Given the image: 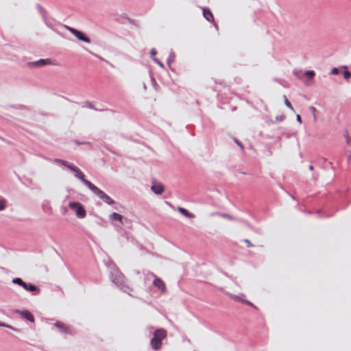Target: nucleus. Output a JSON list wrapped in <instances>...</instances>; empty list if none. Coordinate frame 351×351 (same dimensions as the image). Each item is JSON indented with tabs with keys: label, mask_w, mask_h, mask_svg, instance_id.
Masks as SVG:
<instances>
[{
	"label": "nucleus",
	"mask_w": 351,
	"mask_h": 351,
	"mask_svg": "<svg viewBox=\"0 0 351 351\" xmlns=\"http://www.w3.org/2000/svg\"><path fill=\"white\" fill-rule=\"evenodd\" d=\"M54 161L56 162H58V163H60L66 167H68L69 169V167H71L72 165L69 164L68 162H66V161L64 160H60V159H55Z\"/></svg>",
	"instance_id": "obj_16"
},
{
	"label": "nucleus",
	"mask_w": 351,
	"mask_h": 351,
	"mask_svg": "<svg viewBox=\"0 0 351 351\" xmlns=\"http://www.w3.org/2000/svg\"><path fill=\"white\" fill-rule=\"evenodd\" d=\"M296 119H297V121H298L300 123H302V119H301V117H300V116L299 114H298V115H297Z\"/></svg>",
	"instance_id": "obj_29"
},
{
	"label": "nucleus",
	"mask_w": 351,
	"mask_h": 351,
	"mask_svg": "<svg viewBox=\"0 0 351 351\" xmlns=\"http://www.w3.org/2000/svg\"><path fill=\"white\" fill-rule=\"evenodd\" d=\"M106 195L104 192H103L101 190L99 189V191L96 193V195H97L100 199H103V197Z\"/></svg>",
	"instance_id": "obj_20"
},
{
	"label": "nucleus",
	"mask_w": 351,
	"mask_h": 351,
	"mask_svg": "<svg viewBox=\"0 0 351 351\" xmlns=\"http://www.w3.org/2000/svg\"><path fill=\"white\" fill-rule=\"evenodd\" d=\"M84 184L95 195L99 191V189L97 186L92 184L88 180L87 182H84Z\"/></svg>",
	"instance_id": "obj_7"
},
{
	"label": "nucleus",
	"mask_w": 351,
	"mask_h": 351,
	"mask_svg": "<svg viewBox=\"0 0 351 351\" xmlns=\"http://www.w3.org/2000/svg\"><path fill=\"white\" fill-rule=\"evenodd\" d=\"M343 77L346 80H348L351 77V73L348 71H345L343 72Z\"/></svg>",
	"instance_id": "obj_22"
},
{
	"label": "nucleus",
	"mask_w": 351,
	"mask_h": 351,
	"mask_svg": "<svg viewBox=\"0 0 351 351\" xmlns=\"http://www.w3.org/2000/svg\"><path fill=\"white\" fill-rule=\"evenodd\" d=\"M70 208L75 211L77 217L83 218L86 215V210L83 206L78 202H71L69 204Z\"/></svg>",
	"instance_id": "obj_2"
},
{
	"label": "nucleus",
	"mask_w": 351,
	"mask_h": 351,
	"mask_svg": "<svg viewBox=\"0 0 351 351\" xmlns=\"http://www.w3.org/2000/svg\"><path fill=\"white\" fill-rule=\"evenodd\" d=\"M156 50H155L154 49H152L151 50V54H152V56H155V55H156Z\"/></svg>",
	"instance_id": "obj_30"
},
{
	"label": "nucleus",
	"mask_w": 351,
	"mask_h": 351,
	"mask_svg": "<svg viewBox=\"0 0 351 351\" xmlns=\"http://www.w3.org/2000/svg\"><path fill=\"white\" fill-rule=\"evenodd\" d=\"M241 296L244 297V295L243 294H242L241 295H232V298L235 301L241 302L247 304L248 305L253 306L252 303H251L250 301L243 300L241 298Z\"/></svg>",
	"instance_id": "obj_11"
},
{
	"label": "nucleus",
	"mask_w": 351,
	"mask_h": 351,
	"mask_svg": "<svg viewBox=\"0 0 351 351\" xmlns=\"http://www.w3.org/2000/svg\"><path fill=\"white\" fill-rule=\"evenodd\" d=\"M309 109L313 115L314 121H316V120H317L316 115H315V112L317 111L316 108L314 106H311L309 108Z\"/></svg>",
	"instance_id": "obj_18"
},
{
	"label": "nucleus",
	"mask_w": 351,
	"mask_h": 351,
	"mask_svg": "<svg viewBox=\"0 0 351 351\" xmlns=\"http://www.w3.org/2000/svg\"><path fill=\"white\" fill-rule=\"evenodd\" d=\"M339 73V71H338V69L337 68H333L332 70H331V73L332 74H337Z\"/></svg>",
	"instance_id": "obj_27"
},
{
	"label": "nucleus",
	"mask_w": 351,
	"mask_h": 351,
	"mask_svg": "<svg viewBox=\"0 0 351 351\" xmlns=\"http://www.w3.org/2000/svg\"><path fill=\"white\" fill-rule=\"evenodd\" d=\"M167 336V332L163 329H158L155 331L154 335L151 340L152 347L154 350H158L161 346V341Z\"/></svg>",
	"instance_id": "obj_1"
},
{
	"label": "nucleus",
	"mask_w": 351,
	"mask_h": 351,
	"mask_svg": "<svg viewBox=\"0 0 351 351\" xmlns=\"http://www.w3.org/2000/svg\"><path fill=\"white\" fill-rule=\"evenodd\" d=\"M12 283L17 284L20 286H22L24 289L27 290V285L20 278H16L12 280Z\"/></svg>",
	"instance_id": "obj_12"
},
{
	"label": "nucleus",
	"mask_w": 351,
	"mask_h": 351,
	"mask_svg": "<svg viewBox=\"0 0 351 351\" xmlns=\"http://www.w3.org/2000/svg\"><path fill=\"white\" fill-rule=\"evenodd\" d=\"M69 169L73 171L75 173V176L79 178L84 184V182H87L88 180L85 179L83 173L80 171V169L73 165L69 167Z\"/></svg>",
	"instance_id": "obj_5"
},
{
	"label": "nucleus",
	"mask_w": 351,
	"mask_h": 351,
	"mask_svg": "<svg viewBox=\"0 0 351 351\" xmlns=\"http://www.w3.org/2000/svg\"><path fill=\"white\" fill-rule=\"evenodd\" d=\"M54 326L58 328L60 331L65 332V330L62 326H60L58 322H56Z\"/></svg>",
	"instance_id": "obj_19"
},
{
	"label": "nucleus",
	"mask_w": 351,
	"mask_h": 351,
	"mask_svg": "<svg viewBox=\"0 0 351 351\" xmlns=\"http://www.w3.org/2000/svg\"><path fill=\"white\" fill-rule=\"evenodd\" d=\"M284 98V101H285V104L289 108L291 109V110H293V108L292 107V105L290 103V101L288 100L287 97L285 95L283 97Z\"/></svg>",
	"instance_id": "obj_17"
},
{
	"label": "nucleus",
	"mask_w": 351,
	"mask_h": 351,
	"mask_svg": "<svg viewBox=\"0 0 351 351\" xmlns=\"http://www.w3.org/2000/svg\"><path fill=\"white\" fill-rule=\"evenodd\" d=\"M150 275L154 277L153 285L158 287L162 292L166 291V286L163 280L155 276L153 274H150Z\"/></svg>",
	"instance_id": "obj_4"
},
{
	"label": "nucleus",
	"mask_w": 351,
	"mask_h": 351,
	"mask_svg": "<svg viewBox=\"0 0 351 351\" xmlns=\"http://www.w3.org/2000/svg\"><path fill=\"white\" fill-rule=\"evenodd\" d=\"M0 326H3V327H8V328H9V326H6V325H4V324H0Z\"/></svg>",
	"instance_id": "obj_31"
},
{
	"label": "nucleus",
	"mask_w": 351,
	"mask_h": 351,
	"mask_svg": "<svg viewBox=\"0 0 351 351\" xmlns=\"http://www.w3.org/2000/svg\"><path fill=\"white\" fill-rule=\"evenodd\" d=\"M27 290H29L31 291H34L36 290V287L32 284H30L29 285H27Z\"/></svg>",
	"instance_id": "obj_21"
},
{
	"label": "nucleus",
	"mask_w": 351,
	"mask_h": 351,
	"mask_svg": "<svg viewBox=\"0 0 351 351\" xmlns=\"http://www.w3.org/2000/svg\"><path fill=\"white\" fill-rule=\"evenodd\" d=\"M221 217H222L224 219H230V220H233L232 217L229 216L228 215H221Z\"/></svg>",
	"instance_id": "obj_26"
},
{
	"label": "nucleus",
	"mask_w": 351,
	"mask_h": 351,
	"mask_svg": "<svg viewBox=\"0 0 351 351\" xmlns=\"http://www.w3.org/2000/svg\"><path fill=\"white\" fill-rule=\"evenodd\" d=\"M202 14L204 17L208 21H213V16L212 13L204 8L202 9Z\"/></svg>",
	"instance_id": "obj_9"
},
{
	"label": "nucleus",
	"mask_w": 351,
	"mask_h": 351,
	"mask_svg": "<svg viewBox=\"0 0 351 351\" xmlns=\"http://www.w3.org/2000/svg\"><path fill=\"white\" fill-rule=\"evenodd\" d=\"M5 207V202L3 200H0V210H3Z\"/></svg>",
	"instance_id": "obj_25"
},
{
	"label": "nucleus",
	"mask_w": 351,
	"mask_h": 351,
	"mask_svg": "<svg viewBox=\"0 0 351 351\" xmlns=\"http://www.w3.org/2000/svg\"><path fill=\"white\" fill-rule=\"evenodd\" d=\"M67 29L73 34L76 38H77L79 40L83 41L86 43H90V40L89 38L84 36V33L81 31L77 30L75 29H73L72 27H68Z\"/></svg>",
	"instance_id": "obj_3"
},
{
	"label": "nucleus",
	"mask_w": 351,
	"mask_h": 351,
	"mask_svg": "<svg viewBox=\"0 0 351 351\" xmlns=\"http://www.w3.org/2000/svg\"><path fill=\"white\" fill-rule=\"evenodd\" d=\"M234 142L239 146V147L242 150L243 149V145L240 141H239L237 138H234Z\"/></svg>",
	"instance_id": "obj_24"
},
{
	"label": "nucleus",
	"mask_w": 351,
	"mask_h": 351,
	"mask_svg": "<svg viewBox=\"0 0 351 351\" xmlns=\"http://www.w3.org/2000/svg\"><path fill=\"white\" fill-rule=\"evenodd\" d=\"M178 210L184 217H188V218H193L194 217V214L191 213H189L188 212L185 208H182V207H179L178 208Z\"/></svg>",
	"instance_id": "obj_8"
},
{
	"label": "nucleus",
	"mask_w": 351,
	"mask_h": 351,
	"mask_svg": "<svg viewBox=\"0 0 351 351\" xmlns=\"http://www.w3.org/2000/svg\"><path fill=\"white\" fill-rule=\"evenodd\" d=\"M50 63L51 61L49 59H40L39 60L30 62L29 64L34 65L35 66H40L45 64H49Z\"/></svg>",
	"instance_id": "obj_6"
},
{
	"label": "nucleus",
	"mask_w": 351,
	"mask_h": 351,
	"mask_svg": "<svg viewBox=\"0 0 351 351\" xmlns=\"http://www.w3.org/2000/svg\"><path fill=\"white\" fill-rule=\"evenodd\" d=\"M151 189L155 194H160L164 191V188L161 184L153 185Z\"/></svg>",
	"instance_id": "obj_10"
},
{
	"label": "nucleus",
	"mask_w": 351,
	"mask_h": 351,
	"mask_svg": "<svg viewBox=\"0 0 351 351\" xmlns=\"http://www.w3.org/2000/svg\"><path fill=\"white\" fill-rule=\"evenodd\" d=\"M306 75L309 77H313L315 75V72L313 71H308L306 72Z\"/></svg>",
	"instance_id": "obj_23"
},
{
	"label": "nucleus",
	"mask_w": 351,
	"mask_h": 351,
	"mask_svg": "<svg viewBox=\"0 0 351 351\" xmlns=\"http://www.w3.org/2000/svg\"><path fill=\"white\" fill-rule=\"evenodd\" d=\"M245 242L247 244L248 247H253L254 245L248 239H245Z\"/></svg>",
	"instance_id": "obj_28"
},
{
	"label": "nucleus",
	"mask_w": 351,
	"mask_h": 351,
	"mask_svg": "<svg viewBox=\"0 0 351 351\" xmlns=\"http://www.w3.org/2000/svg\"><path fill=\"white\" fill-rule=\"evenodd\" d=\"M21 314L23 315L30 322L33 323L34 322L33 315L28 311H21Z\"/></svg>",
	"instance_id": "obj_13"
},
{
	"label": "nucleus",
	"mask_w": 351,
	"mask_h": 351,
	"mask_svg": "<svg viewBox=\"0 0 351 351\" xmlns=\"http://www.w3.org/2000/svg\"><path fill=\"white\" fill-rule=\"evenodd\" d=\"M309 169H310V170H313V166H311H311H309Z\"/></svg>",
	"instance_id": "obj_32"
},
{
	"label": "nucleus",
	"mask_w": 351,
	"mask_h": 351,
	"mask_svg": "<svg viewBox=\"0 0 351 351\" xmlns=\"http://www.w3.org/2000/svg\"><path fill=\"white\" fill-rule=\"evenodd\" d=\"M110 218L119 221L121 223H123L121 215L120 214L117 213H112L111 215H110Z\"/></svg>",
	"instance_id": "obj_14"
},
{
	"label": "nucleus",
	"mask_w": 351,
	"mask_h": 351,
	"mask_svg": "<svg viewBox=\"0 0 351 351\" xmlns=\"http://www.w3.org/2000/svg\"><path fill=\"white\" fill-rule=\"evenodd\" d=\"M106 204H109V205H112L113 204L114 202L113 201V199L110 197L108 195H107L106 194L103 197V199H102Z\"/></svg>",
	"instance_id": "obj_15"
}]
</instances>
